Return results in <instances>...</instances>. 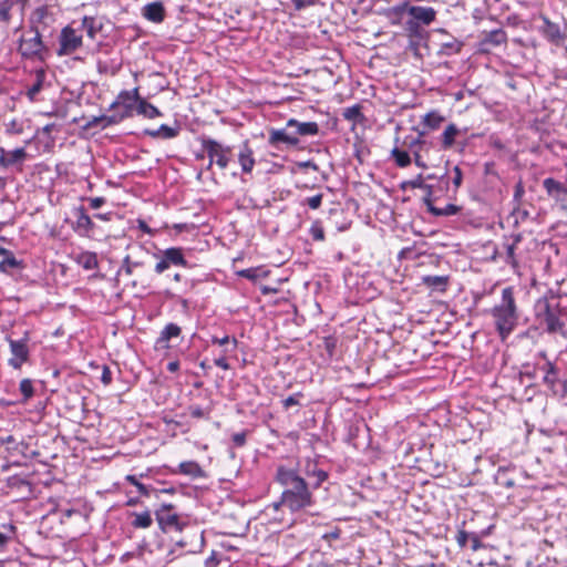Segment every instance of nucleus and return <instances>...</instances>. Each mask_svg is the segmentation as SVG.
Wrapping results in <instances>:
<instances>
[{
    "label": "nucleus",
    "mask_w": 567,
    "mask_h": 567,
    "mask_svg": "<svg viewBox=\"0 0 567 567\" xmlns=\"http://www.w3.org/2000/svg\"><path fill=\"white\" fill-rule=\"evenodd\" d=\"M175 473H179L192 478H203L206 476L205 471L195 461H185L178 465V470Z\"/></svg>",
    "instance_id": "nucleus-20"
},
{
    "label": "nucleus",
    "mask_w": 567,
    "mask_h": 567,
    "mask_svg": "<svg viewBox=\"0 0 567 567\" xmlns=\"http://www.w3.org/2000/svg\"><path fill=\"white\" fill-rule=\"evenodd\" d=\"M445 121L439 111H431L423 116L422 124L430 131L437 130Z\"/></svg>",
    "instance_id": "nucleus-28"
},
{
    "label": "nucleus",
    "mask_w": 567,
    "mask_h": 567,
    "mask_svg": "<svg viewBox=\"0 0 567 567\" xmlns=\"http://www.w3.org/2000/svg\"><path fill=\"white\" fill-rule=\"evenodd\" d=\"M141 14L146 20L154 22V23H161L166 14L165 8L163 2L161 1H153L147 4H145L141 9Z\"/></svg>",
    "instance_id": "nucleus-15"
},
{
    "label": "nucleus",
    "mask_w": 567,
    "mask_h": 567,
    "mask_svg": "<svg viewBox=\"0 0 567 567\" xmlns=\"http://www.w3.org/2000/svg\"><path fill=\"white\" fill-rule=\"evenodd\" d=\"M105 23L101 17H82L74 19L70 24L62 29L61 35H75V33L94 35L99 32H105Z\"/></svg>",
    "instance_id": "nucleus-5"
},
{
    "label": "nucleus",
    "mask_w": 567,
    "mask_h": 567,
    "mask_svg": "<svg viewBox=\"0 0 567 567\" xmlns=\"http://www.w3.org/2000/svg\"><path fill=\"white\" fill-rule=\"evenodd\" d=\"M171 266H187V261L184 258L183 249L178 247L167 248L162 252L161 260L155 265V271L157 274L164 272Z\"/></svg>",
    "instance_id": "nucleus-10"
},
{
    "label": "nucleus",
    "mask_w": 567,
    "mask_h": 567,
    "mask_svg": "<svg viewBox=\"0 0 567 567\" xmlns=\"http://www.w3.org/2000/svg\"><path fill=\"white\" fill-rule=\"evenodd\" d=\"M309 231L313 240L322 241L324 239V230L319 221L313 223Z\"/></svg>",
    "instance_id": "nucleus-40"
},
{
    "label": "nucleus",
    "mask_w": 567,
    "mask_h": 567,
    "mask_svg": "<svg viewBox=\"0 0 567 567\" xmlns=\"http://www.w3.org/2000/svg\"><path fill=\"white\" fill-rule=\"evenodd\" d=\"M342 115L346 120L353 123L361 122L364 118L359 104L344 109Z\"/></svg>",
    "instance_id": "nucleus-36"
},
{
    "label": "nucleus",
    "mask_w": 567,
    "mask_h": 567,
    "mask_svg": "<svg viewBox=\"0 0 567 567\" xmlns=\"http://www.w3.org/2000/svg\"><path fill=\"white\" fill-rule=\"evenodd\" d=\"M303 396V394L301 392H297L288 398H286L284 401H282V406L288 410L290 409L292 405H299L300 404V399Z\"/></svg>",
    "instance_id": "nucleus-43"
},
{
    "label": "nucleus",
    "mask_w": 567,
    "mask_h": 567,
    "mask_svg": "<svg viewBox=\"0 0 567 567\" xmlns=\"http://www.w3.org/2000/svg\"><path fill=\"white\" fill-rule=\"evenodd\" d=\"M453 174L454 175L452 177V183L455 186V188H458L462 185L463 173L458 166H454Z\"/></svg>",
    "instance_id": "nucleus-49"
},
{
    "label": "nucleus",
    "mask_w": 567,
    "mask_h": 567,
    "mask_svg": "<svg viewBox=\"0 0 567 567\" xmlns=\"http://www.w3.org/2000/svg\"><path fill=\"white\" fill-rule=\"evenodd\" d=\"M391 155L399 167H406L411 164V157L405 151L394 147L391 152Z\"/></svg>",
    "instance_id": "nucleus-37"
},
{
    "label": "nucleus",
    "mask_w": 567,
    "mask_h": 567,
    "mask_svg": "<svg viewBox=\"0 0 567 567\" xmlns=\"http://www.w3.org/2000/svg\"><path fill=\"white\" fill-rule=\"evenodd\" d=\"M125 480L132 485L136 486L137 491L145 496H150V491L147 486L138 482V480L134 475H127Z\"/></svg>",
    "instance_id": "nucleus-42"
},
{
    "label": "nucleus",
    "mask_w": 567,
    "mask_h": 567,
    "mask_svg": "<svg viewBox=\"0 0 567 567\" xmlns=\"http://www.w3.org/2000/svg\"><path fill=\"white\" fill-rule=\"evenodd\" d=\"M178 369H179V363H178V361H172V362H168V364H167V370H168L169 372H176Z\"/></svg>",
    "instance_id": "nucleus-60"
},
{
    "label": "nucleus",
    "mask_w": 567,
    "mask_h": 567,
    "mask_svg": "<svg viewBox=\"0 0 567 567\" xmlns=\"http://www.w3.org/2000/svg\"><path fill=\"white\" fill-rule=\"evenodd\" d=\"M138 227L141 230H143L146 234H152L151 228L147 226V224L144 220H138Z\"/></svg>",
    "instance_id": "nucleus-62"
},
{
    "label": "nucleus",
    "mask_w": 567,
    "mask_h": 567,
    "mask_svg": "<svg viewBox=\"0 0 567 567\" xmlns=\"http://www.w3.org/2000/svg\"><path fill=\"white\" fill-rule=\"evenodd\" d=\"M545 372L544 382L550 388L554 389L556 382L558 381L557 369L550 361H547L546 364L542 368Z\"/></svg>",
    "instance_id": "nucleus-31"
},
{
    "label": "nucleus",
    "mask_w": 567,
    "mask_h": 567,
    "mask_svg": "<svg viewBox=\"0 0 567 567\" xmlns=\"http://www.w3.org/2000/svg\"><path fill=\"white\" fill-rule=\"evenodd\" d=\"M288 126L292 130L291 133L298 138L299 136H313L319 132V125L316 122H299L295 118H290Z\"/></svg>",
    "instance_id": "nucleus-16"
},
{
    "label": "nucleus",
    "mask_w": 567,
    "mask_h": 567,
    "mask_svg": "<svg viewBox=\"0 0 567 567\" xmlns=\"http://www.w3.org/2000/svg\"><path fill=\"white\" fill-rule=\"evenodd\" d=\"M136 112L137 114L143 115L147 118H155L163 115L162 112L156 106L141 97L136 106Z\"/></svg>",
    "instance_id": "nucleus-24"
},
{
    "label": "nucleus",
    "mask_w": 567,
    "mask_h": 567,
    "mask_svg": "<svg viewBox=\"0 0 567 567\" xmlns=\"http://www.w3.org/2000/svg\"><path fill=\"white\" fill-rule=\"evenodd\" d=\"M8 542V537L0 532V546H3L4 544H7Z\"/></svg>",
    "instance_id": "nucleus-64"
},
{
    "label": "nucleus",
    "mask_w": 567,
    "mask_h": 567,
    "mask_svg": "<svg viewBox=\"0 0 567 567\" xmlns=\"http://www.w3.org/2000/svg\"><path fill=\"white\" fill-rule=\"evenodd\" d=\"M233 442L236 446H243L246 443V432L235 433L233 435Z\"/></svg>",
    "instance_id": "nucleus-53"
},
{
    "label": "nucleus",
    "mask_w": 567,
    "mask_h": 567,
    "mask_svg": "<svg viewBox=\"0 0 567 567\" xmlns=\"http://www.w3.org/2000/svg\"><path fill=\"white\" fill-rule=\"evenodd\" d=\"M0 256H2V259L0 260V271L2 272H9L12 269H18L22 265V262L14 257L13 252L6 248H0Z\"/></svg>",
    "instance_id": "nucleus-21"
},
{
    "label": "nucleus",
    "mask_w": 567,
    "mask_h": 567,
    "mask_svg": "<svg viewBox=\"0 0 567 567\" xmlns=\"http://www.w3.org/2000/svg\"><path fill=\"white\" fill-rule=\"evenodd\" d=\"M82 45V38H61L59 55H66L73 53Z\"/></svg>",
    "instance_id": "nucleus-26"
},
{
    "label": "nucleus",
    "mask_w": 567,
    "mask_h": 567,
    "mask_svg": "<svg viewBox=\"0 0 567 567\" xmlns=\"http://www.w3.org/2000/svg\"><path fill=\"white\" fill-rule=\"evenodd\" d=\"M496 332L502 340H506L517 328L519 310L515 298V288L505 287L501 300L489 311Z\"/></svg>",
    "instance_id": "nucleus-2"
},
{
    "label": "nucleus",
    "mask_w": 567,
    "mask_h": 567,
    "mask_svg": "<svg viewBox=\"0 0 567 567\" xmlns=\"http://www.w3.org/2000/svg\"><path fill=\"white\" fill-rule=\"evenodd\" d=\"M238 162L244 173H251L256 162L254 158V152L247 142L243 144L238 153Z\"/></svg>",
    "instance_id": "nucleus-19"
},
{
    "label": "nucleus",
    "mask_w": 567,
    "mask_h": 567,
    "mask_svg": "<svg viewBox=\"0 0 567 567\" xmlns=\"http://www.w3.org/2000/svg\"><path fill=\"white\" fill-rule=\"evenodd\" d=\"M470 540L472 550L476 551L478 548H481L482 544L475 534L470 536Z\"/></svg>",
    "instance_id": "nucleus-58"
},
{
    "label": "nucleus",
    "mask_w": 567,
    "mask_h": 567,
    "mask_svg": "<svg viewBox=\"0 0 567 567\" xmlns=\"http://www.w3.org/2000/svg\"><path fill=\"white\" fill-rule=\"evenodd\" d=\"M94 216L99 219L106 220V221L111 219L110 218L111 214H95Z\"/></svg>",
    "instance_id": "nucleus-63"
},
{
    "label": "nucleus",
    "mask_w": 567,
    "mask_h": 567,
    "mask_svg": "<svg viewBox=\"0 0 567 567\" xmlns=\"http://www.w3.org/2000/svg\"><path fill=\"white\" fill-rule=\"evenodd\" d=\"M44 78V71L40 70L37 72L35 82L27 91V96L30 101H34L39 92L42 90Z\"/></svg>",
    "instance_id": "nucleus-33"
},
{
    "label": "nucleus",
    "mask_w": 567,
    "mask_h": 567,
    "mask_svg": "<svg viewBox=\"0 0 567 567\" xmlns=\"http://www.w3.org/2000/svg\"><path fill=\"white\" fill-rule=\"evenodd\" d=\"M156 520L163 532L181 530L178 515L174 512L171 504H164L155 512Z\"/></svg>",
    "instance_id": "nucleus-8"
},
{
    "label": "nucleus",
    "mask_w": 567,
    "mask_h": 567,
    "mask_svg": "<svg viewBox=\"0 0 567 567\" xmlns=\"http://www.w3.org/2000/svg\"><path fill=\"white\" fill-rule=\"evenodd\" d=\"M237 274H238V276H240L243 278L256 281L259 278H266L268 275V271L264 270L260 267H257V268L243 269V270L238 271Z\"/></svg>",
    "instance_id": "nucleus-35"
},
{
    "label": "nucleus",
    "mask_w": 567,
    "mask_h": 567,
    "mask_svg": "<svg viewBox=\"0 0 567 567\" xmlns=\"http://www.w3.org/2000/svg\"><path fill=\"white\" fill-rule=\"evenodd\" d=\"M522 240V236L520 235H516L513 237V241L512 243H506L504 244V248H505V251H506V264H508L512 268H517L518 267V260L516 258V255H515V250H516V246L517 244Z\"/></svg>",
    "instance_id": "nucleus-25"
},
{
    "label": "nucleus",
    "mask_w": 567,
    "mask_h": 567,
    "mask_svg": "<svg viewBox=\"0 0 567 567\" xmlns=\"http://www.w3.org/2000/svg\"><path fill=\"white\" fill-rule=\"evenodd\" d=\"M427 209L435 216H453L460 212V207L454 204H446L444 207L439 208L432 205L430 198H425Z\"/></svg>",
    "instance_id": "nucleus-27"
},
{
    "label": "nucleus",
    "mask_w": 567,
    "mask_h": 567,
    "mask_svg": "<svg viewBox=\"0 0 567 567\" xmlns=\"http://www.w3.org/2000/svg\"><path fill=\"white\" fill-rule=\"evenodd\" d=\"M101 381L104 385H109L112 382V372L106 365L103 367Z\"/></svg>",
    "instance_id": "nucleus-52"
},
{
    "label": "nucleus",
    "mask_w": 567,
    "mask_h": 567,
    "mask_svg": "<svg viewBox=\"0 0 567 567\" xmlns=\"http://www.w3.org/2000/svg\"><path fill=\"white\" fill-rule=\"evenodd\" d=\"M296 10H302L307 7L316 4L317 0H291Z\"/></svg>",
    "instance_id": "nucleus-50"
},
{
    "label": "nucleus",
    "mask_w": 567,
    "mask_h": 567,
    "mask_svg": "<svg viewBox=\"0 0 567 567\" xmlns=\"http://www.w3.org/2000/svg\"><path fill=\"white\" fill-rule=\"evenodd\" d=\"M409 50L413 51V53L416 55V56H421L422 53L419 52V49L416 48V43L414 41H410L409 43V47H408Z\"/></svg>",
    "instance_id": "nucleus-61"
},
{
    "label": "nucleus",
    "mask_w": 567,
    "mask_h": 567,
    "mask_svg": "<svg viewBox=\"0 0 567 567\" xmlns=\"http://www.w3.org/2000/svg\"><path fill=\"white\" fill-rule=\"evenodd\" d=\"M74 215L76 216L74 229L81 235H89L94 229V223L91 217L87 215L85 208L83 206H79L74 208Z\"/></svg>",
    "instance_id": "nucleus-17"
},
{
    "label": "nucleus",
    "mask_w": 567,
    "mask_h": 567,
    "mask_svg": "<svg viewBox=\"0 0 567 567\" xmlns=\"http://www.w3.org/2000/svg\"><path fill=\"white\" fill-rule=\"evenodd\" d=\"M19 51L22 56L28 59L44 60L47 55V49L42 43V38H20Z\"/></svg>",
    "instance_id": "nucleus-9"
},
{
    "label": "nucleus",
    "mask_w": 567,
    "mask_h": 567,
    "mask_svg": "<svg viewBox=\"0 0 567 567\" xmlns=\"http://www.w3.org/2000/svg\"><path fill=\"white\" fill-rule=\"evenodd\" d=\"M229 341H230V338L228 336H224L223 338H218V337L212 338V343L218 344V346H226L229 343Z\"/></svg>",
    "instance_id": "nucleus-57"
},
{
    "label": "nucleus",
    "mask_w": 567,
    "mask_h": 567,
    "mask_svg": "<svg viewBox=\"0 0 567 567\" xmlns=\"http://www.w3.org/2000/svg\"><path fill=\"white\" fill-rule=\"evenodd\" d=\"M52 17L48 13L47 9L39 8L34 11L31 18L32 30L35 35H44L45 33H51L48 30L50 22H52Z\"/></svg>",
    "instance_id": "nucleus-14"
},
{
    "label": "nucleus",
    "mask_w": 567,
    "mask_h": 567,
    "mask_svg": "<svg viewBox=\"0 0 567 567\" xmlns=\"http://www.w3.org/2000/svg\"><path fill=\"white\" fill-rule=\"evenodd\" d=\"M189 414L194 419H208L209 412L198 405H192L188 408Z\"/></svg>",
    "instance_id": "nucleus-44"
},
{
    "label": "nucleus",
    "mask_w": 567,
    "mask_h": 567,
    "mask_svg": "<svg viewBox=\"0 0 567 567\" xmlns=\"http://www.w3.org/2000/svg\"><path fill=\"white\" fill-rule=\"evenodd\" d=\"M456 543L457 545L461 547V548H464L466 545H467V542L470 539V535L463 530V529H460L456 534Z\"/></svg>",
    "instance_id": "nucleus-48"
},
{
    "label": "nucleus",
    "mask_w": 567,
    "mask_h": 567,
    "mask_svg": "<svg viewBox=\"0 0 567 567\" xmlns=\"http://www.w3.org/2000/svg\"><path fill=\"white\" fill-rule=\"evenodd\" d=\"M298 168L300 169H307L310 168L312 171H319L318 165L313 161H305V162H298L297 163Z\"/></svg>",
    "instance_id": "nucleus-54"
},
{
    "label": "nucleus",
    "mask_w": 567,
    "mask_h": 567,
    "mask_svg": "<svg viewBox=\"0 0 567 567\" xmlns=\"http://www.w3.org/2000/svg\"><path fill=\"white\" fill-rule=\"evenodd\" d=\"M219 560L217 559L215 553H213L206 560L205 566L206 567H216L218 565Z\"/></svg>",
    "instance_id": "nucleus-59"
},
{
    "label": "nucleus",
    "mask_w": 567,
    "mask_h": 567,
    "mask_svg": "<svg viewBox=\"0 0 567 567\" xmlns=\"http://www.w3.org/2000/svg\"><path fill=\"white\" fill-rule=\"evenodd\" d=\"M535 319L549 334L567 338V310L556 297L539 298L534 306Z\"/></svg>",
    "instance_id": "nucleus-3"
},
{
    "label": "nucleus",
    "mask_w": 567,
    "mask_h": 567,
    "mask_svg": "<svg viewBox=\"0 0 567 567\" xmlns=\"http://www.w3.org/2000/svg\"><path fill=\"white\" fill-rule=\"evenodd\" d=\"M461 47L462 42L454 39V41L443 44V51L445 54H451L453 52L460 51Z\"/></svg>",
    "instance_id": "nucleus-46"
},
{
    "label": "nucleus",
    "mask_w": 567,
    "mask_h": 567,
    "mask_svg": "<svg viewBox=\"0 0 567 567\" xmlns=\"http://www.w3.org/2000/svg\"><path fill=\"white\" fill-rule=\"evenodd\" d=\"M306 473L308 476L313 475L316 481L313 483H307L297 468L286 465L277 466L275 482L281 486L282 491L280 501L271 505L275 511H278L280 507H286L291 513H296L315 504L312 492L319 488L328 478V473L317 468V465L311 462H308Z\"/></svg>",
    "instance_id": "nucleus-1"
},
{
    "label": "nucleus",
    "mask_w": 567,
    "mask_h": 567,
    "mask_svg": "<svg viewBox=\"0 0 567 567\" xmlns=\"http://www.w3.org/2000/svg\"><path fill=\"white\" fill-rule=\"evenodd\" d=\"M214 363H215L218 368H220V369H223V370H229V369H230V365H229V363L227 362V359H226V357H225V355H221V357H219V358H216V359L214 360Z\"/></svg>",
    "instance_id": "nucleus-56"
},
{
    "label": "nucleus",
    "mask_w": 567,
    "mask_h": 567,
    "mask_svg": "<svg viewBox=\"0 0 567 567\" xmlns=\"http://www.w3.org/2000/svg\"><path fill=\"white\" fill-rule=\"evenodd\" d=\"M422 282L433 291L444 292L449 285L447 276H424Z\"/></svg>",
    "instance_id": "nucleus-22"
},
{
    "label": "nucleus",
    "mask_w": 567,
    "mask_h": 567,
    "mask_svg": "<svg viewBox=\"0 0 567 567\" xmlns=\"http://www.w3.org/2000/svg\"><path fill=\"white\" fill-rule=\"evenodd\" d=\"M458 134V128L455 124H449L442 134V146L447 150L451 148L455 142V137Z\"/></svg>",
    "instance_id": "nucleus-32"
},
{
    "label": "nucleus",
    "mask_w": 567,
    "mask_h": 567,
    "mask_svg": "<svg viewBox=\"0 0 567 567\" xmlns=\"http://www.w3.org/2000/svg\"><path fill=\"white\" fill-rule=\"evenodd\" d=\"M12 9V2L10 0H3L0 2V20L8 21L9 13Z\"/></svg>",
    "instance_id": "nucleus-45"
},
{
    "label": "nucleus",
    "mask_w": 567,
    "mask_h": 567,
    "mask_svg": "<svg viewBox=\"0 0 567 567\" xmlns=\"http://www.w3.org/2000/svg\"><path fill=\"white\" fill-rule=\"evenodd\" d=\"M28 154L24 147H19L12 151H6L3 147H0V167L9 168L11 166H17L18 171H22V166L24 161L27 159Z\"/></svg>",
    "instance_id": "nucleus-12"
},
{
    "label": "nucleus",
    "mask_w": 567,
    "mask_h": 567,
    "mask_svg": "<svg viewBox=\"0 0 567 567\" xmlns=\"http://www.w3.org/2000/svg\"><path fill=\"white\" fill-rule=\"evenodd\" d=\"M495 482L497 485L506 488L515 486V481L508 476L507 468H499L495 475Z\"/></svg>",
    "instance_id": "nucleus-38"
},
{
    "label": "nucleus",
    "mask_w": 567,
    "mask_h": 567,
    "mask_svg": "<svg viewBox=\"0 0 567 567\" xmlns=\"http://www.w3.org/2000/svg\"><path fill=\"white\" fill-rule=\"evenodd\" d=\"M403 9L408 11L409 16L416 24L429 25L436 17V11L431 7L404 6L402 7V10Z\"/></svg>",
    "instance_id": "nucleus-13"
},
{
    "label": "nucleus",
    "mask_w": 567,
    "mask_h": 567,
    "mask_svg": "<svg viewBox=\"0 0 567 567\" xmlns=\"http://www.w3.org/2000/svg\"><path fill=\"white\" fill-rule=\"evenodd\" d=\"M291 128L288 126V122L284 128H271L269 131L268 143L274 147H280V145H286L290 147H295L299 144V138L291 133Z\"/></svg>",
    "instance_id": "nucleus-11"
},
{
    "label": "nucleus",
    "mask_w": 567,
    "mask_h": 567,
    "mask_svg": "<svg viewBox=\"0 0 567 567\" xmlns=\"http://www.w3.org/2000/svg\"><path fill=\"white\" fill-rule=\"evenodd\" d=\"M411 186L413 188H424L429 192V195H431V186L424 184L422 176H417L414 181L411 182Z\"/></svg>",
    "instance_id": "nucleus-51"
},
{
    "label": "nucleus",
    "mask_w": 567,
    "mask_h": 567,
    "mask_svg": "<svg viewBox=\"0 0 567 567\" xmlns=\"http://www.w3.org/2000/svg\"><path fill=\"white\" fill-rule=\"evenodd\" d=\"M76 261L85 270H93L99 266L96 254L90 251L80 254Z\"/></svg>",
    "instance_id": "nucleus-29"
},
{
    "label": "nucleus",
    "mask_w": 567,
    "mask_h": 567,
    "mask_svg": "<svg viewBox=\"0 0 567 567\" xmlns=\"http://www.w3.org/2000/svg\"><path fill=\"white\" fill-rule=\"evenodd\" d=\"M505 38H494V37H491V38H485L481 44H480V50L482 51H486V45L487 44H493V45H501L503 43V40Z\"/></svg>",
    "instance_id": "nucleus-47"
},
{
    "label": "nucleus",
    "mask_w": 567,
    "mask_h": 567,
    "mask_svg": "<svg viewBox=\"0 0 567 567\" xmlns=\"http://www.w3.org/2000/svg\"><path fill=\"white\" fill-rule=\"evenodd\" d=\"M89 203H90V207L92 209H97L100 208L102 205L105 204V198L104 197H93V198H89Z\"/></svg>",
    "instance_id": "nucleus-55"
},
{
    "label": "nucleus",
    "mask_w": 567,
    "mask_h": 567,
    "mask_svg": "<svg viewBox=\"0 0 567 567\" xmlns=\"http://www.w3.org/2000/svg\"><path fill=\"white\" fill-rule=\"evenodd\" d=\"M543 186L547 194L556 199L567 194L565 185L551 177L544 179Z\"/></svg>",
    "instance_id": "nucleus-23"
},
{
    "label": "nucleus",
    "mask_w": 567,
    "mask_h": 567,
    "mask_svg": "<svg viewBox=\"0 0 567 567\" xmlns=\"http://www.w3.org/2000/svg\"><path fill=\"white\" fill-rule=\"evenodd\" d=\"M20 391L23 395V400L28 401L34 394L33 383L30 379H23L20 382Z\"/></svg>",
    "instance_id": "nucleus-39"
},
{
    "label": "nucleus",
    "mask_w": 567,
    "mask_h": 567,
    "mask_svg": "<svg viewBox=\"0 0 567 567\" xmlns=\"http://www.w3.org/2000/svg\"><path fill=\"white\" fill-rule=\"evenodd\" d=\"M200 142L203 150L207 153L209 158L207 168H210L212 165L216 163L219 168L225 169L230 162L231 148L208 137H203Z\"/></svg>",
    "instance_id": "nucleus-6"
},
{
    "label": "nucleus",
    "mask_w": 567,
    "mask_h": 567,
    "mask_svg": "<svg viewBox=\"0 0 567 567\" xmlns=\"http://www.w3.org/2000/svg\"><path fill=\"white\" fill-rule=\"evenodd\" d=\"M6 341L9 343L12 354L8 360L9 365L13 369H20L22 364L29 360L30 350L28 343L30 341V331H24L22 338L19 340L6 337Z\"/></svg>",
    "instance_id": "nucleus-7"
},
{
    "label": "nucleus",
    "mask_w": 567,
    "mask_h": 567,
    "mask_svg": "<svg viewBox=\"0 0 567 567\" xmlns=\"http://www.w3.org/2000/svg\"><path fill=\"white\" fill-rule=\"evenodd\" d=\"M145 134L152 137L173 138L177 136L178 128L162 124L157 130H146Z\"/></svg>",
    "instance_id": "nucleus-30"
},
{
    "label": "nucleus",
    "mask_w": 567,
    "mask_h": 567,
    "mask_svg": "<svg viewBox=\"0 0 567 567\" xmlns=\"http://www.w3.org/2000/svg\"><path fill=\"white\" fill-rule=\"evenodd\" d=\"M322 199H323V195L322 194H317L315 196H311V197H307L302 203L301 205H307L309 206L311 209H318L321 204H322Z\"/></svg>",
    "instance_id": "nucleus-41"
},
{
    "label": "nucleus",
    "mask_w": 567,
    "mask_h": 567,
    "mask_svg": "<svg viewBox=\"0 0 567 567\" xmlns=\"http://www.w3.org/2000/svg\"><path fill=\"white\" fill-rule=\"evenodd\" d=\"M140 101L138 89L135 87L131 91H121L116 99L110 105V110L114 113L112 115H103L101 117H94L92 124L104 122V127L112 124H117L124 118L132 117L134 111H136L137 103Z\"/></svg>",
    "instance_id": "nucleus-4"
},
{
    "label": "nucleus",
    "mask_w": 567,
    "mask_h": 567,
    "mask_svg": "<svg viewBox=\"0 0 567 567\" xmlns=\"http://www.w3.org/2000/svg\"><path fill=\"white\" fill-rule=\"evenodd\" d=\"M134 520L131 523L134 528H148L152 523V516L148 511L143 513H134Z\"/></svg>",
    "instance_id": "nucleus-34"
},
{
    "label": "nucleus",
    "mask_w": 567,
    "mask_h": 567,
    "mask_svg": "<svg viewBox=\"0 0 567 567\" xmlns=\"http://www.w3.org/2000/svg\"><path fill=\"white\" fill-rule=\"evenodd\" d=\"M181 332H182V329L176 323L166 324L164 327V329L161 331V334L156 340V346L162 349H168L169 348L168 341L172 338L179 337Z\"/></svg>",
    "instance_id": "nucleus-18"
}]
</instances>
